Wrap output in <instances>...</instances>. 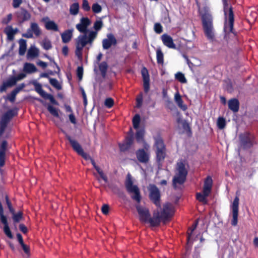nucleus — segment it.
Segmentation results:
<instances>
[{
    "label": "nucleus",
    "instance_id": "1a4fd4ad",
    "mask_svg": "<svg viewBox=\"0 0 258 258\" xmlns=\"http://www.w3.org/2000/svg\"><path fill=\"white\" fill-rule=\"evenodd\" d=\"M150 200L157 207L160 206V194L158 188L153 184H150L148 187Z\"/></svg>",
    "mask_w": 258,
    "mask_h": 258
},
{
    "label": "nucleus",
    "instance_id": "6e6d98bb",
    "mask_svg": "<svg viewBox=\"0 0 258 258\" xmlns=\"http://www.w3.org/2000/svg\"><path fill=\"white\" fill-rule=\"evenodd\" d=\"M43 98H44L45 99H49L50 101V102L53 103H54V104L56 103V101H55V99H54L53 97L50 94H48L46 93V95H44Z\"/></svg>",
    "mask_w": 258,
    "mask_h": 258
},
{
    "label": "nucleus",
    "instance_id": "603ef678",
    "mask_svg": "<svg viewBox=\"0 0 258 258\" xmlns=\"http://www.w3.org/2000/svg\"><path fill=\"white\" fill-rule=\"evenodd\" d=\"M77 76H78L79 80H81L82 79L83 74V68L81 67H79L77 68Z\"/></svg>",
    "mask_w": 258,
    "mask_h": 258
},
{
    "label": "nucleus",
    "instance_id": "bf43d9fd",
    "mask_svg": "<svg viewBox=\"0 0 258 258\" xmlns=\"http://www.w3.org/2000/svg\"><path fill=\"white\" fill-rule=\"evenodd\" d=\"M22 2V0H13V7L15 8L19 7Z\"/></svg>",
    "mask_w": 258,
    "mask_h": 258
},
{
    "label": "nucleus",
    "instance_id": "774afa93",
    "mask_svg": "<svg viewBox=\"0 0 258 258\" xmlns=\"http://www.w3.org/2000/svg\"><path fill=\"white\" fill-rule=\"evenodd\" d=\"M19 228L20 230L23 233H26L27 231L26 227L23 224H20Z\"/></svg>",
    "mask_w": 258,
    "mask_h": 258
},
{
    "label": "nucleus",
    "instance_id": "393cba45",
    "mask_svg": "<svg viewBox=\"0 0 258 258\" xmlns=\"http://www.w3.org/2000/svg\"><path fill=\"white\" fill-rule=\"evenodd\" d=\"M45 26L46 29L54 31H58L57 25L53 21H47L45 22Z\"/></svg>",
    "mask_w": 258,
    "mask_h": 258
},
{
    "label": "nucleus",
    "instance_id": "c03bdc74",
    "mask_svg": "<svg viewBox=\"0 0 258 258\" xmlns=\"http://www.w3.org/2000/svg\"><path fill=\"white\" fill-rule=\"evenodd\" d=\"M9 87H11L15 85L17 83V80L15 77H12L9 78L7 81L5 82Z\"/></svg>",
    "mask_w": 258,
    "mask_h": 258
},
{
    "label": "nucleus",
    "instance_id": "69168bd1",
    "mask_svg": "<svg viewBox=\"0 0 258 258\" xmlns=\"http://www.w3.org/2000/svg\"><path fill=\"white\" fill-rule=\"evenodd\" d=\"M5 155H0V166H3L5 164Z\"/></svg>",
    "mask_w": 258,
    "mask_h": 258
},
{
    "label": "nucleus",
    "instance_id": "864d4df0",
    "mask_svg": "<svg viewBox=\"0 0 258 258\" xmlns=\"http://www.w3.org/2000/svg\"><path fill=\"white\" fill-rule=\"evenodd\" d=\"M12 19V15L11 14H9L6 18H4L2 20V23L4 24H7Z\"/></svg>",
    "mask_w": 258,
    "mask_h": 258
},
{
    "label": "nucleus",
    "instance_id": "a18cd8bd",
    "mask_svg": "<svg viewBox=\"0 0 258 258\" xmlns=\"http://www.w3.org/2000/svg\"><path fill=\"white\" fill-rule=\"evenodd\" d=\"M104 104L107 108H111L114 104V101L111 98H107L104 101Z\"/></svg>",
    "mask_w": 258,
    "mask_h": 258
},
{
    "label": "nucleus",
    "instance_id": "7c9ffc66",
    "mask_svg": "<svg viewBox=\"0 0 258 258\" xmlns=\"http://www.w3.org/2000/svg\"><path fill=\"white\" fill-rule=\"evenodd\" d=\"M14 116V112L12 110L7 112L3 116L2 121L7 123L9 120Z\"/></svg>",
    "mask_w": 258,
    "mask_h": 258
},
{
    "label": "nucleus",
    "instance_id": "2eb2a0df",
    "mask_svg": "<svg viewBox=\"0 0 258 258\" xmlns=\"http://www.w3.org/2000/svg\"><path fill=\"white\" fill-rule=\"evenodd\" d=\"M141 73L143 78L144 91L147 93L150 89V79L148 71L147 69L144 68L141 71Z\"/></svg>",
    "mask_w": 258,
    "mask_h": 258
},
{
    "label": "nucleus",
    "instance_id": "dca6fc26",
    "mask_svg": "<svg viewBox=\"0 0 258 258\" xmlns=\"http://www.w3.org/2000/svg\"><path fill=\"white\" fill-rule=\"evenodd\" d=\"M136 156L138 160L142 163H146L149 159V153L143 149L138 150Z\"/></svg>",
    "mask_w": 258,
    "mask_h": 258
},
{
    "label": "nucleus",
    "instance_id": "4be33fe9",
    "mask_svg": "<svg viewBox=\"0 0 258 258\" xmlns=\"http://www.w3.org/2000/svg\"><path fill=\"white\" fill-rule=\"evenodd\" d=\"M144 134L145 131L144 130H138L136 134V139L138 142H144V148L147 151L149 148V145L147 143H145L144 141L143 137L144 136Z\"/></svg>",
    "mask_w": 258,
    "mask_h": 258
},
{
    "label": "nucleus",
    "instance_id": "052dcab7",
    "mask_svg": "<svg viewBox=\"0 0 258 258\" xmlns=\"http://www.w3.org/2000/svg\"><path fill=\"white\" fill-rule=\"evenodd\" d=\"M109 211V207L106 205H104L102 207V212L103 214L106 215L108 214Z\"/></svg>",
    "mask_w": 258,
    "mask_h": 258
},
{
    "label": "nucleus",
    "instance_id": "4d7b16f0",
    "mask_svg": "<svg viewBox=\"0 0 258 258\" xmlns=\"http://www.w3.org/2000/svg\"><path fill=\"white\" fill-rule=\"evenodd\" d=\"M1 126L0 129V136H2L5 131L7 123L4 122L2 121H1Z\"/></svg>",
    "mask_w": 258,
    "mask_h": 258
},
{
    "label": "nucleus",
    "instance_id": "20e7f679",
    "mask_svg": "<svg viewBox=\"0 0 258 258\" xmlns=\"http://www.w3.org/2000/svg\"><path fill=\"white\" fill-rule=\"evenodd\" d=\"M223 1L224 11L225 13V32L227 34H229L231 36H234L233 32V25L234 22V16L232 8L229 6L225 0Z\"/></svg>",
    "mask_w": 258,
    "mask_h": 258
},
{
    "label": "nucleus",
    "instance_id": "6ab92c4d",
    "mask_svg": "<svg viewBox=\"0 0 258 258\" xmlns=\"http://www.w3.org/2000/svg\"><path fill=\"white\" fill-rule=\"evenodd\" d=\"M66 138L69 141L72 148L78 154L83 150L80 144L75 139H72L70 136L66 135Z\"/></svg>",
    "mask_w": 258,
    "mask_h": 258
},
{
    "label": "nucleus",
    "instance_id": "2f4dec72",
    "mask_svg": "<svg viewBox=\"0 0 258 258\" xmlns=\"http://www.w3.org/2000/svg\"><path fill=\"white\" fill-rule=\"evenodd\" d=\"M156 57L158 63H163V53L160 48H158L156 50Z\"/></svg>",
    "mask_w": 258,
    "mask_h": 258
},
{
    "label": "nucleus",
    "instance_id": "0e129e2a",
    "mask_svg": "<svg viewBox=\"0 0 258 258\" xmlns=\"http://www.w3.org/2000/svg\"><path fill=\"white\" fill-rule=\"evenodd\" d=\"M8 88H9L8 86L5 82H4L3 85L0 87V91L1 92H4L7 90Z\"/></svg>",
    "mask_w": 258,
    "mask_h": 258
},
{
    "label": "nucleus",
    "instance_id": "3c124183",
    "mask_svg": "<svg viewBox=\"0 0 258 258\" xmlns=\"http://www.w3.org/2000/svg\"><path fill=\"white\" fill-rule=\"evenodd\" d=\"M154 30L157 33H160L162 32V27L159 23H156L154 25Z\"/></svg>",
    "mask_w": 258,
    "mask_h": 258
},
{
    "label": "nucleus",
    "instance_id": "423d86ee",
    "mask_svg": "<svg viewBox=\"0 0 258 258\" xmlns=\"http://www.w3.org/2000/svg\"><path fill=\"white\" fill-rule=\"evenodd\" d=\"M125 187L128 192L132 194V199L139 203L141 200L139 189L136 185L134 184L132 176L129 174L127 175Z\"/></svg>",
    "mask_w": 258,
    "mask_h": 258
},
{
    "label": "nucleus",
    "instance_id": "f257e3e1",
    "mask_svg": "<svg viewBox=\"0 0 258 258\" xmlns=\"http://www.w3.org/2000/svg\"><path fill=\"white\" fill-rule=\"evenodd\" d=\"M91 22L88 18L83 17L80 19L79 23L76 25V29L83 34L80 35L75 39V54L79 59H82L83 50L85 46H91L96 39L98 32L103 26V22L99 20L95 22L93 25L94 30H89L88 27L91 25Z\"/></svg>",
    "mask_w": 258,
    "mask_h": 258
},
{
    "label": "nucleus",
    "instance_id": "cd10ccee",
    "mask_svg": "<svg viewBox=\"0 0 258 258\" xmlns=\"http://www.w3.org/2000/svg\"><path fill=\"white\" fill-rule=\"evenodd\" d=\"M133 140L132 138H128L121 144H119V148L121 151H124L127 150L132 144Z\"/></svg>",
    "mask_w": 258,
    "mask_h": 258
},
{
    "label": "nucleus",
    "instance_id": "338daca9",
    "mask_svg": "<svg viewBox=\"0 0 258 258\" xmlns=\"http://www.w3.org/2000/svg\"><path fill=\"white\" fill-rule=\"evenodd\" d=\"M24 252L26 253H28L29 251V248L25 245L24 243L21 245Z\"/></svg>",
    "mask_w": 258,
    "mask_h": 258
},
{
    "label": "nucleus",
    "instance_id": "4468645a",
    "mask_svg": "<svg viewBox=\"0 0 258 258\" xmlns=\"http://www.w3.org/2000/svg\"><path fill=\"white\" fill-rule=\"evenodd\" d=\"M17 17L18 21L22 23L29 21L31 19V15L27 10L22 9L17 12Z\"/></svg>",
    "mask_w": 258,
    "mask_h": 258
},
{
    "label": "nucleus",
    "instance_id": "9d476101",
    "mask_svg": "<svg viewBox=\"0 0 258 258\" xmlns=\"http://www.w3.org/2000/svg\"><path fill=\"white\" fill-rule=\"evenodd\" d=\"M41 33V31L38 25L35 22H31L30 28L25 33L23 34V36L27 38H31L33 37V35L38 37Z\"/></svg>",
    "mask_w": 258,
    "mask_h": 258
},
{
    "label": "nucleus",
    "instance_id": "8fccbe9b",
    "mask_svg": "<svg viewBox=\"0 0 258 258\" xmlns=\"http://www.w3.org/2000/svg\"><path fill=\"white\" fill-rule=\"evenodd\" d=\"M197 223H196L194 225H193L192 227H191L190 228V229L188 230V238H187L188 242H189V240H190V239L191 238L192 233L194 231V230L196 229V228L197 227Z\"/></svg>",
    "mask_w": 258,
    "mask_h": 258
},
{
    "label": "nucleus",
    "instance_id": "37998d69",
    "mask_svg": "<svg viewBox=\"0 0 258 258\" xmlns=\"http://www.w3.org/2000/svg\"><path fill=\"white\" fill-rule=\"evenodd\" d=\"M92 10L95 13H99L101 12L102 8L98 4L95 3L92 6Z\"/></svg>",
    "mask_w": 258,
    "mask_h": 258
},
{
    "label": "nucleus",
    "instance_id": "aec40b11",
    "mask_svg": "<svg viewBox=\"0 0 258 258\" xmlns=\"http://www.w3.org/2000/svg\"><path fill=\"white\" fill-rule=\"evenodd\" d=\"M17 28L14 29L11 26H8L5 29V32L7 35L8 39L12 40L14 35L18 32Z\"/></svg>",
    "mask_w": 258,
    "mask_h": 258
},
{
    "label": "nucleus",
    "instance_id": "ddd939ff",
    "mask_svg": "<svg viewBox=\"0 0 258 258\" xmlns=\"http://www.w3.org/2000/svg\"><path fill=\"white\" fill-rule=\"evenodd\" d=\"M238 206L239 198L236 197L231 205L232 219L231 220V224L236 226L238 222Z\"/></svg>",
    "mask_w": 258,
    "mask_h": 258
},
{
    "label": "nucleus",
    "instance_id": "f3484780",
    "mask_svg": "<svg viewBox=\"0 0 258 258\" xmlns=\"http://www.w3.org/2000/svg\"><path fill=\"white\" fill-rule=\"evenodd\" d=\"M116 43V39L111 34L107 35V38L104 39L102 41L103 48L104 49H107L111 47L112 44Z\"/></svg>",
    "mask_w": 258,
    "mask_h": 258
},
{
    "label": "nucleus",
    "instance_id": "c9c22d12",
    "mask_svg": "<svg viewBox=\"0 0 258 258\" xmlns=\"http://www.w3.org/2000/svg\"><path fill=\"white\" fill-rule=\"evenodd\" d=\"M140 123V117L138 114H136L133 119V123L135 128L138 129Z\"/></svg>",
    "mask_w": 258,
    "mask_h": 258
},
{
    "label": "nucleus",
    "instance_id": "c756f323",
    "mask_svg": "<svg viewBox=\"0 0 258 258\" xmlns=\"http://www.w3.org/2000/svg\"><path fill=\"white\" fill-rule=\"evenodd\" d=\"M79 5L78 3H75L70 6V13L72 15H77L79 13Z\"/></svg>",
    "mask_w": 258,
    "mask_h": 258
},
{
    "label": "nucleus",
    "instance_id": "7ed1b4c3",
    "mask_svg": "<svg viewBox=\"0 0 258 258\" xmlns=\"http://www.w3.org/2000/svg\"><path fill=\"white\" fill-rule=\"evenodd\" d=\"M199 12L201 16L203 31L207 39L211 42L216 40V32L213 26V17L206 4L203 0H196Z\"/></svg>",
    "mask_w": 258,
    "mask_h": 258
},
{
    "label": "nucleus",
    "instance_id": "5fc2aeb1",
    "mask_svg": "<svg viewBox=\"0 0 258 258\" xmlns=\"http://www.w3.org/2000/svg\"><path fill=\"white\" fill-rule=\"evenodd\" d=\"M143 100L142 95L140 94L137 98V107L139 108L141 106Z\"/></svg>",
    "mask_w": 258,
    "mask_h": 258
},
{
    "label": "nucleus",
    "instance_id": "c85d7f7f",
    "mask_svg": "<svg viewBox=\"0 0 258 258\" xmlns=\"http://www.w3.org/2000/svg\"><path fill=\"white\" fill-rule=\"evenodd\" d=\"M19 54L21 55H23L25 54L26 48H27V44H26V40L24 39H21L20 40L19 42Z\"/></svg>",
    "mask_w": 258,
    "mask_h": 258
},
{
    "label": "nucleus",
    "instance_id": "f03ea898",
    "mask_svg": "<svg viewBox=\"0 0 258 258\" xmlns=\"http://www.w3.org/2000/svg\"><path fill=\"white\" fill-rule=\"evenodd\" d=\"M136 208L140 220L144 222L149 221L153 226L159 225L161 221L165 222L173 215L174 212L173 206L171 204L166 203L163 205L162 209L160 208L161 211L157 209L154 212L153 217L150 218L147 209L140 206H137Z\"/></svg>",
    "mask_w": 258,
    "mask_h": 258
},
{
    "label": "nucleus",
    "instance_id": "f8f14e48",
    "mask_svg": "<svg viewBox=\"0 0 258 258\" xmlns=\"http://www.w3.org/2000/svg\"><path fill=\"white\" fill-rule=\"evenodd\" d=\"M241 145L244 148L250 147L253 143V136L248 132H244L240 135Z\"/></svg>",
    "mask_w": 258,
    "mask_h": 258
},
{
    "label": "nucleus",
    "instance_id": "f704fd0d",
    "mask_svg": "<svg viewBox=\"0 0 258 258\" xmlns=\"http://www.w3.org/2000/svg\"><path fill=\"white\" fill-rule=\"evenodd\" d=\"M47 109L52 115L55 117H58V110L57 108L52 105H48Z\"/></svg>",
    "mask_w": 258,
    "mask_h": 258
},
{
    "label": "nucleus",
    "instance_id": "9b49d317",
    "mask_svg": "<svg viewBox=\"0 0 258 258\" xmlns=\"http://www.w3.org/2000/svg\"><path fill=\"white\" fill-rule=\"evenodd\" d=\"M79 155H81L86 160H90L92 165L99 174L100 178H102L105 182H106L107 181V178L103 173V170L96 164L94 160L91 158L89 155L84 152L83 150L80 153H79Z\"/></svg>",
    "mask_w": 258,
    "mask_h": 258
},
{
    "label": "nucleus",
    "instance_id": "bb28decb",
    "mask_svg": "<svg viewBox=\"0 0 258 258\" xmlns=\"http://www.w3.org/2000/svg\"><path fill=\"white\" fill-rule=\"evenodd\" d=\"M38 49L35 46H31L27 52L28 58H34L38 55Z\"/></svg>",
    "mask_w": 258,
    "mask_h": 258
},
{
    "label": "nucleus",
    "instance_id": "72a5a7b5",
    "mask_svg": "<svg viewBox=\"0 0 258 258\" xmlns=\"http://www.w3.org/2000/svg\"><path fill=\"white\" fill-rule=\"evenodd\" d=\"M21 88H16L13 91L11 92L10 94H9L8 96V99L11 101V102H14L16 96L17 94L20 91Z\"/></svg>",
    "mask_w": 258,
    "mask_h": 258
},
{
    "label": "nucleus",
    "instance_id": "a211bd4d",
    "mask_svg": "<svg viewBox=\"0 0 258 258\" xmlns=\"http://www.w3.org/2000/svg\"><path fill=\"white\" fill-rule=\"evenodd\" d=\"M161 40L163 44L169 48H175L176 45L173 42L171 37L167 34H163L161 36Z\"/></svg>",
    "mask_w": 258,
    "mask_h": 258
},
{
    "label": "nucleus",
    "instance_id": "de8ad7c7",
    "mask_svg": "<svg viewBox=\"0 0 258 258\" xmlns=\"http://www.w3.org/2000/svg\"><path fill=\"white\" fill-rule=\"evenodd\" d=\"M4 231L8 237H9V238L12 237V235L8 225L4 226Z\"/></svg>",
    "mask_w": 258,
    "mask_h": 258
},
{
    "label": "nucleus",
    "instance_id": "680f3d73",
    "mask_svg": "<svg viewBox=\"0 0 258 258\" xmlns=\"http://www.w3.org/2000/svg\"><path fill=\"white\" fill-rule=\"evenodd\" d=\"M1 220L2 222L5 225H8L7 219L6 217L4 215H0Z\"/></svg>",
    "mask_w": 258,
    "mask_h": 258
},
{
    "label": "nucleus",
    "instance_id": "a19ab883",
    "mask_svg": "<svg viewBox=\"0 0 258 258\" xmlns=\"http://www.w3.org/2000/svg\"><path fill=\"white\" fill-rule=\"evenodd\" d=\"M7 147V142L3 141L0 145V155H5Z\"/></svg>",
    "mask_w": 258,
    "mask_h": 258
},
{
    "label": "nucleus",
    "instance_id": "412c9836",
    "mask_svg": "<svg viewBox=\"0 0 258 258\" xmlns=\"http://www.w3.org/2000/svg\"><path fill=\"white\" fill-rule=\"evenodd\" d=\"M174 100L179 108L183 110H186L187 106L183 103L181 97L178 92H177L174 95Z\"/></svg>",
    "mask_w": 258,
    "mask_h": 258
},
{
    "label": "nucleus",
    "instance_id": "b1692460",
    "mask_svg": "<svg viewBox=\"0 0 258 258\" xmlns=\"http://www.w3.org/2000/svg\"><path fill=\"white\" fill-rule=\"evenodd\" d=\"M73 30H68L61 34L62 41L63 43L69 42L72 38Z\"/></svg>",
    "mask_w": 258,
    "mask_h": 258
},
{
    "label": "nucleus",
    "instance_id": "13d9d810",
    "mask_svg": "<svg viewBox=\"0 0 258 258\" xmlns=\"http://www.w3.org/2000/svg\"><path fill=\"white\" fill-rule=\"evenodd\" d=\"M6 202H7V204L8 205V208H9L10 211L11 213H14V209L12 206V205H11L10 202L9 201L8 198L7 197H6Z\"/></svg>",
    "mask_w": 258,
    "mask_h": 258
},
{
    "label": "nucleus",
    "instance_id": "ea45409f",
    "mask_svg": "<svg viewBox=\"0 0 258 258\" xmlns=\"http://www.w3.org/2000/svg\"><path fill=\"white\" fill-rule=\"evenodd\" d=\"M107 69V64L105 62H101L99 65V70L103 76H104Z\"/></svg>",
    "mask_w": 258,
    "mask_h": 258
},
{
    "label": "nucleus",
    "instance_id": "09e8293b",
    "mask_svg": "<svg viewBox=\"0 0 258 258\" xmlns=\"http://www.w3.org/2000/svg\"><path fill=\"white\" fill-rule=\"evenodd\" d=\"M82 8L86 11H89L90 10L89 3L87 0H83Z\"/></svg>",
    "mask_w": 258,
    "mask_h": 258
},
{
    "label": "nucleus",
    "instance_id": "a878e982",
    "mask_svg": "<svg viewBox=\"0 0 258 258\" xmlns=\"http://www.w3.org/2000/svg\"><path fill=\"white\" fill-rule=\"evenodd\" d=\"M23 70L25 72L30 74L35 72L37 71V69L33 64L25 63L24 66Z\"/></svg>",
    "mask_w": 258,
    "mask_h": 258
},
{
    "label": "nucleus",
    "instance_id": "39448f33",
    "mask_svg": "<svg viewBox=\"0 0 258 258\" xmlns=\"http://www.w3.org/2000/svg\"><path fill=\"white\" fill-rule=\"evenodd\" d=\"M187 173L185 164L182 161L177 162L175 174L173 179V184L175 188H177L178 185L182 184L185 181Z\"/></svg>",
    "mask_w": 258,
    "mask_h": 258
},
{
    "label": "nucleus",
    "instance_id": "49530a36",
    "mask_svg": "<svg viewBox=\"0 0 258 258\" xmlns=\"http://www.w3.org/2000/svg\"><path fill=\"white\" fill-rule=\"evenodd\" d=\"M13 219L15 222H19L22 218V213L18 212L16 214L13 213Z\"/></svg>",
    "mask_w": 258,
    "mask_h": 258
},
{
    "label": "nucleus",
    "instance_id": "e433bc0d",
    "mask_svg": "<svg viewBox=\"0 0 258 258\" xmlns=\"http://www.w3.org/2000/svg\"><path fill=\"white\" fill-rule=\"evenodd\" d=\"M41 45L44 49L48 50L51 48V42L47 39H44L41 43Z\"/></svg>",
    "mask_w": 258,
    "mask_h": 258
},
{
    "label": "nucleus",
    "instance_id": "79ce46f5",
    "mask_svg": "<svg viewBox=\"0 0 258 258\" xmlns=\"http://www.w3.org/2000/svg\"><path fill=\"white\" fill-rule=\"evenodd\" d=\"M35 90L42 97H44V95H46V92H45L41 87V86L39 84H36L35 85Z\"/></svg>",
    "mask_w": 258,
    "mask_h": 258
},
{
    "label": "nucleus",
    "instance_id": "58836bf2",
    "mask_svg": "<svg viewBox=\"0 0 258 258\" xmlns=\"http://www.w3.org/2000/svg\"><path fill=\"white\" fill-rule=\"evenodd\" d=\"M49 83L50 84L53 86L56 89L59 90L61 89V85L58 82V81L55 79L50 78L49 79Z\"/></svg>",
    "mask_w": 258,
    "mask_h": 258
},
{
    "label": "nucleus",
    "instance_id": "473e14b6",
    "mask_svg": "<svg viewBox=\"0 0 258 258\" xmlns=\"http://www.w3.org/2000/svg\"><path fill=\"white\" fill-rule=\"evenodd\" d=\"M217 124L218 126V127L219 129H223L226 125V120L225 118H224L222 117H218L217 119Z\"/></svg>",
    "mask_w": 258,
    "mask_h": 258
},
{
    "label": "nucleus",
    "instance_id": "4c0bfd02",
    "mask_svg": "<svg viewBox=\"0 0 258 258\" xmlns=\"http://www.w3.org/2000/svg\"><path fill=\"white\" fill-rule=\"evenodd\" d=\"M175 77L180 82L182 83H186V79L182 73L178 72L175 74Z\"/></svg>",
    "mask_w": 258,
    "mask_h": 258
},
{
    "label": "nucleus",
    "instance_id": "e2e57ef3",
    "mask_svg": "<svg viewBox=\"0 0 258 258\" xmlns=\"http://www.w3.org/2000/svg\"><path fill=\"white\" fill-rule=\"evenodd\" d=\"M26 77V75L24 73L19 74L17 77H15V79L17 80V82L22 80Z\"/></svg>",
    "mask_w": 258,
    "mask_h": 258
},
{
    "label": "nucleus",
    "instance_id": "5701e85b",
    "mask_svg": "<svg viewBox=\"0 0 258 258\" xmlns=\"http://www.w3.org/2000/svg\"><path fill=\"white\" fill-rule=\"evenodd\" d=\"M239 101L236 99H232L228 101L229 108L234 112L238 111L239 109Z\"/></svg>",
    "mask_w": 258,
    "mask_h": 258
},
{
    "label": "nucleus",
    "instance_id": "6e6552de",
    "mask_svg": "<svg viewBox=\"0 0 258 258\" xmlns=\"http://www.w3.org/2000/svg\"><path fill=\"white\" fill-rule=\"evenodd\" d=\"M154 147L156 148L157 159L158 161L164 160L165 157V148L162 138L160 136L155 137Z\"/></svg>",
    "mask_w": 258,
    "mask_h": 258
},
{
    "label": "nucleus",
    "instance_id": "0eeeda50",
    "mask_svg": "<svg viewBox=\"0 0 258 258\" xmlns=\"http://www.w3.org/2000/svg\"><path fill=\"white\" fill-rule=\"evenodd\" d=\"M212 186V179L211 177H208L204 183L203 193L199 192L197 194V199L199 201L204 204L207 203V197L211 192Z\"/></svg>",
    "mask_w": 258,
    "mask_h": 258
}]
</instances>
